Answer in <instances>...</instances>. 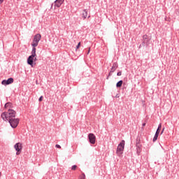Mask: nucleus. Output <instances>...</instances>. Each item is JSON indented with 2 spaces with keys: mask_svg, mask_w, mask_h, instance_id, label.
Here are the masks:
<instances>
[{
  "mask_svg": "<svg viewBox=\"0 0 179 179\" xmlns=\"http://www.w3.org/2000/svg\"><path fill=\"white\" fill-rule=\"evenodd\" d=\"M15 117H16V111L13 110V109H8V112L1 113V118L3 121L13 120Z\"/></svg>",
  "mask_w": 179,
  "mask_h": 179,
  "instance_id": "1",
  "label": "nucleus"
},
{
  "mask_svg": "<svg viewBox=\"0 0 179 179\" xmlns=\"http://www.w3.org/2000/svg\"><path fill=\"white\" fill-rule=\"evenodd\" d=\"M40 40H41V34H37L34 36L31 47H37L38 45V43H40Z\"/></svg>",
  "mask_w": 179,
  "mask_h": 179,
  "instance_id": "2",
  "label": "nucleus"
},
{
  "mask_svg": "<svg viewBox=\"0 0 179 179\" xmlns=\"http://www.w3.org/2000/svg\"><path fill=\"white\" fill-rule=\"evenodd\" d=\"M11 128H17V125H19V122L20 121V120L19 118H14V119H11L10 120H8Z\"/></svg>",
  "mask_w": 179,
  "mask_h": 179,
  "instance_id": "3",
  "label": "nucleus"
},
{
  "mask_svg": "<svg viewBox=\"0 0 179 179\" xmlns=\"http://www.w3.org/2000/svg\"><path fill=\"white\" fill-rule=\"evenodd\" d=\"M125 148V141H122L118 145L117 148V154L122 155V152H124V149Z\"/></svg>",
  "mask_w": 179,
  "mask_h": 179,
  "instance_id": "4",
  "label": "nucleus"
},
{
  "mask_svg": "<svg viewBox=\"0 0 179 179\" xmlns=\"http://www.w3.org/2000/svg\"><path fill=\"white\" fill-rule=\"evenodd\" d=\"M14 149L16 150L17 156H19L20 153H22V149H23V146L21 143H17L14 145Z\"/></svg>",
  "mask_w": 179,
  "mask_h": 179,
  "instance_id": "5",
  "label": "nucleus"
},
{
  "mask_svg": "<svg viewBox=\"0 0 179 179\" xmlns=\"http://www.w3.org/2000/svg\"><path fill=\"white\" fill-rule=\"evenodd\" d=\"M37 56H33V55H31L28 59H27V64L28 65H31L33 66V62H36L37 61Z\"/></svg>",
  "mask_w": 179,
  "mask_h": 179,
  "instance_id": "6",
  "label": "nucleus"
},
{
  "mask_svg": "<svg viewBox=\"0 0 179 179\" xmlns=\"http://www.w3.org/2000/svg\"><path fill=\"white\" fill-rule=\"evenodd\" d=\"M14 80L13 78H10L8 80H3L1 82V85H3L4 86H6V85H12L13 83Z\"/></svg>",
  "mask_w": 179,
  "mask_h": 179,
  "instance_id": "7",
  "label": "nucleus"
},
{
  "mask_svg": "<svg viewBox=\"0 0 179 179\" xmlns=\"http://www.w3.org/2000/svg\"><path fill=\"white\" fill-rule=\"evenodd\" d=\"M90 143H92V145H94L96 143V136H94L93 134H90L88 135Z\"/></svg>",
  "mask_w": 179,
  "mask_h": 179,
  "instance_id": "8",
  "label": "nucleus"
},
{
  "mask_svg": "<svg viewBox=\"0 0 179 179\" xmlns=\"http://www.w3.org/2000/svg\"><path fill=\"white\" fill-rule=\"evenodd\" d=\"M64 1L65 0H56L54 3L55 9V8H61V5L64 3Z\"/></svg>",
  "mask_w": 179,
  "mask_h": 179,
  "instance_id": "9",
  "label": "nucleus"
},
{
  "mask_svg": "<svg viewBox=\"0 0 179 179\" xmlns=\"http://www.w3.org/2000/svg\"><path fill=\"white\" fill-rule=\"evenodd\" d=\"M143 43L147 44V45H149V44L152 43V40L148 37V35H144L143 36Z\"/></svg>",
  "mask_w": 179,
  "mask_h": 179,
  "instance_id": "10",
  "label": "nucleus"
},
{
  "mask_svg": "<svg viewBox=\"0 0 179 179\" xmlns=\"http://www.w3.org/2000/svg\"><path fill=\"white\" fill-rule=\"evenodd\" d=\"M37 46H32V50H31V55L37 57V54L36 53L37 51V49L36 48Z\"/></svg>",
  "mask_w": 179,
  "mask_h": 179,
  "instance_id": "11",
  "label": "nucleus"
},
{
  "mask_svg": "<svg viewBox=\"0 0 179 179\" xmlns=\"http://www.w3.org/2000/svg\"><path fill=\"white\" fill-rule=\"evenodd\" d=\"M117 68H118V64H117V63H114L110 69V72L113 73L117 69Z\"/></svg>",
  "mask_w": 179,
  "mask_h": 179,
  "instance_id": "12",
  "label": "nucleus"
},
{
  "mask_svg": "<svg viewBox=\"0 0 179 179\" xmlns=\"http://www.w3.org/2000/svg\"><path fill=\"white\" fill-rule=\"evenodd\" d=\"M137 146V153L138 155H139L141 152H142V145L141 144H138L136 145Z\"/></svg>",
  "mask_w": 179,
  "mask_h": 179,
  "instance_id": "13",
  "label": "nucleus"
},
{
  "mask_svg": "<svg viewBox=\"0 0 179 179\" xmlns=\"http://www.w3.org/2000/svg\"><path fill=\"white\" fill-rule=\"evenodd\" d=\"M82 17H83V19H86V17H87V10H83Z\"/></svg>",
  "mask_w": 179,
  "mask_h": 179,
  "instance_id": "14",
  "label": "nucleus"
},
{
  "mask_svg": "<svg viewBox=\"0 0 179 179\" xmlns=\"http://www.w3.org/2000/svg\"><path fill=\"white\" fill-rule=\"evenodd\" d=\"M4 108H12V103H10V102L6 103L4 106Z\"/></svg>",
  "mask_w": 179,
  "mask_h": 179,
  "instance_id": "15",
  "label": "nucleus"
},
{
  "mask_svg": "<svg viewBox=\"0 0 179 179\" xmlns=\"http://www.w3.org/2000/svg\"><path fill=\"white\" fill-rule=\"evenodd\" d=\"M123 81L120 80L117 84H116V87H121L122 86Z\"/></svg>",
  "mask_w": 179,
  "mask_h": 179,
  "instance_id": "16",
  "label": "nucleus"
},
{
  "mask_svg": "<svg viewBox=\"0 0 179 179\" xmlns=\"http://www.w3.org/2000/svg\"><path fill=\"white\" fill-rule=\"evenodd\" d=\"M157 138H159V134H155V135L153 138V142H156V141H157Z\"/></svg>",
  "mask_w": 179,
  "mask_h": 179,
  "instance_id": "17",
  "label": "nucleus"
},
{
  "mask_svg": "<svg viewBox=\"0 0 179 179\" xmlns=\"http://www.w3.org/2000/svg\"><path fill=\"white\" fill-rule=\"evenodd\" d=\"M77 169H78V166H76V165H73L71 167V170H73V171H75V170H76Z\"/></svg>",
  "mask_w": 179,
  "mask_h": 179,
  "instance_id": "18",
  "label": "nucleus"
},
{
  "mask_svg": "<svg viewBox=\"0 0 179 179\" xmlns=\"http://www.w3.org/2000/svg\"><path fill=\"white\" fill-rule=\"evenodd\" d=\"M160 134V129H157L155 134L159 135Z\"/></svg>",
  "mask_w": 179,
  "mask_h": 179,
  "instance_id": "19",
  "label": "nucleus"
},
{
  "mask_svg": "<svg viewBox=\"0 0 179 179\" xmlns=\"http://www.w3.org/2000/svg\"><path fill=\"white\" fill-rule=\"evenodd\" d=\"M80 48V42L78 43V44L77 45L76 50H78V48Z\"/></svg>",
  "mask_w": 179,
  "mask_h": 179,
  "instance_id": "20",
  "label": "nucleus"
},
{
  "mask_svg": "<svg viewBox=\"0 0 179 179\" xmlns=\"http://www.w3.org/2000/svg\"><path fill=\"white\" fill-rule=\"evenodd\" d=\"M121 75H122V73L121 71H120V72H118V73H117V76H121Z\"/></svg>",
  "mask_w": 179,
  "mask_h": 179,
  "instance_id": "21",
  "label": "nucleus"
},
{
  "mask_svg": "<svg viewBox=\"0 0 179 179\" xmlns=\"http://www.w3.org/2000/svg\"><path fill=\"white\" fill-rule=\"evenodd\" d=\"M55 147L57 148L58 149H61V145H58V144L56 145Z\"/></svg>",
  "mask_w": 179,
  "mask_h": 179,
  "instance_id": "22",
  "label": "nucleus"
},
{
  "mask_svg": "<svg viewBox=\"0 0 179 179\" xmlns=\"http://www.w3.org/2000/svg\"><path fill=\"white\" fill-rule=\"evenodd\" d=\"M158 129H159V130L162 129V124H159Z\"/></svg>",
  "mask_w": 179,
  "mask_h": 179,
  "instance_id": "23",
  "label": "nucleus"
},
{
  "mask_svg": "<svg viewBox=\"0 0 179 179\" xmlns=\"http://www.w3.org/2000/svg\"><path fill=\"white\" fill-rule=\"evenodd\" d=\"M39 101H43V96L39 98Z\"/></svg>",
  "mask_w": 179,
  "mask_h": 179,
  "instance_id": "24",
  "label": "nucleus"
},
{
  "mask_svg": "<svg viewBox=\"0 0 179 179\" xmlns=\"http://www.w3.org/2000/svg\"><path fill=\"white\" fill-rule=\"evenodd\" d=\"M3 1L4 0H0V5H1V3H3Z\"/></svg>",
  "mask_w": 179,
  "mask_h": 179,
  "instance_id": "25",
  "label": "nucleus"
},
{
  "mask_svg": "<svg viewBox=\"0 0 179 179\" xmlns=\"http://www.w3.org/2000/svg\"><path fill=\"white\" fill-rule=\"evenodd\" d=\"M164 132V128H163L162 132H161V135L163 134V133Z\"/></svg>",
  "mask_w": 179,
  "mask_h": 179,
  "instance_id": "26",
  "label": "nucleus"
},
{
  "mask_svg": "<svg viewBox=\"0 0 179 179\" xmlns=\"http://www.w3.org/2000/svg\"><path fill=\"white\" fill-rule=\"evenodd\" d=\"M90 48H89V49H88L87 54H90Z\"/></svg>",
  "mask_w": 179,
  "mask_h": 179,
  "instance_id": "27",
  "label": "nucleus"
},
{
  "mask_svg": "<svg viewBox=\"0 0 179 179\" xmlns=\"http://www.w3.org/2000/svg\"><path fill=\"white\" fill-rule=\"evenodd\" d=\"M145 126H146V123H143V127H145Z\"/></svg>",
  "mask_w": 179,
  "mask_h": 179,
  "instance_id": "28",
  "label": "nucleus"
},
{
  "mask_svg": "<svg viewBox=\"0 0 179 179\" xmlns=\"http://www.w3.org/2000/svg\"><path fill=\"white\" fill-rule=\"evenodd\" d=\"M111 71L109 73L108 76H111Z\"/></svg>",
  "mask_w": 179,
  "mask_h": 179,
  "instance_id": "29",
  "label": "nucleus"
},
{
  "mask_svg": "<svg viewBox=\"0 0 179 179\" xmlns=\"http://www.w3.org/2000/svg\"><path fill=\"white\" fill-rule=\"evenodd\" d=\"M1 176H2V173L0 172V177H1Z\"/></svg>",
  "mask_w": 179,
  "mask_h": 179,
  "instance_id": "30",
  "label": "nucleus"
},
{
  "mask_svg": "<svg viewBox=\"0 0 179 179\" xmlns=\"http://www.w3.org/2000/svg\"><path fill=\"white\" fill-rule=\"evenodd\" d=\"M51 9H52V6H51Z\"/></svg>",
  "mask_w": 179,
  "mask_h": 179,
  "instance_id": "31",
  "label": "nucleus"
}]
</instances>
